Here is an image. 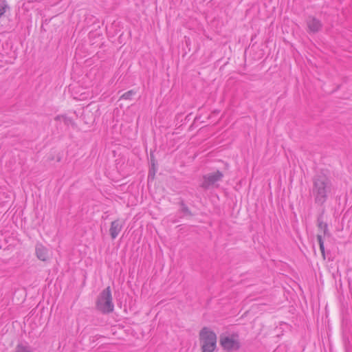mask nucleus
Here are the masks:
<instances>
[{"instance_id":"1","label":"nucleus","mask_w":352,"mask_h":352,"mask_svg":"<svg viewBox=\"0 0 352 352\" xmlns=\"http://www.w3.org/2000/svg\"><path fill=\"white\" fill-rule=\"evenodd\" d=\"M312 183L311 195L314 197L315 204L322 206L331 192V182L326 175L320 173L314 177Z\"/></svg>"},{"instance_id":"2","label":"nucleus","mask_w":352,"mask_h":352,"mask_svg":"<svg viewBox=\"0 0 352 352\" xmlns=\"http://www.w3.org/2000/svg\"><path fill=\"white\" fill-rule=\"evenodd\" d=\"M202 352H213L217 345V336L208 327H204L199 333Z\"/></svg>"},{"instance_id":"3","label":"nucleus","mask_w":352,"mask_h":352,"mask_svg":"<svg viewBox=\"0 0 352 352\" xmlns=\"http://www.w3.org/2000/svg\"><path fill=\"white\" fill-rule=\"evenodd\" d=\"M96 308L103 314H109L113 311L114 305L109 287L102 290L99 294L96 300Z\"/></svg>"},{"instance_id":"4","label":"nucleus","mask_w":352,"mask_h":352,"mask_svg":"<svg viewBox=\"0 0 352 352\" xmlns=\"http://www.w3.org/2000/svg\"><path fill=\"white\" fill-rule=\"evenodd\" d=\"M220 344L223 349L229 352L237 351L240 348L239 338L236 334L221 336Z\"/></svg>"},{"instance_id":"5","label":"nucleus","mask_w":352,"mask_h":352,"mask_svg":"<svg viewBox=\"0 0 352 352\" xmlns=\"http://www.w3.org/2000/svg\"><path fill=\"white\" fill-rule=\"evenodd\" d=\"M223 176V173L219 170L205 175L203 177V182L201 186L203 188L208 189L214 186L217 182L221 181Z\"/></svg>"},{"instance_id":"6","label":"nucleus","mask_w":352,"mask_h":352,"mask_svg":"<svg viewBox=\"0 0 352 352\" xmlns=\"http://www.w3.org/2000/svg\"><path fill=\"white\" fill-rule=\"evenodd\" d=\"M306 24L308 28L307 31L309 33H316L319 32L322 27V22L319 19L311 16L307 17Z\"/></svg>"},{"instance_id":"7","label":"nucleus","mask_w":352,"mask_h":352,"mask_svg":"<svg viewBox=\"0 0 352 352\" xmlns=\"http://www.w3.org/2000/svg\"><path fill=\"white\" fill-rule=\"evenodd\" d=\"M35 254L37 258L42 261H46L50 257L49 250L41 243L36 244Z\"/></svg>"},{"instance_id":"8","label":"nucleus","mask_w":352,"mask_h":352,"mask_svg":"<svg viewBox=\"0 0 352 352\" xmlns=\"http://www.w3.org/2000/svg\"><path fill=\"white\" fill-rule=\"evenodd\" d=\"M123 223L119 219L115 220L111 222L109 229V233L113 239H115L122 230Z\"/></svg>"},{"instance_id":"9","label":"nucleus","mask_w":352,"mask_h":352,"mask_svg":"<svg viewBox=\"0 0 352 352\" xmlns=\"http://www.w3.org/2000/svg\"><path fill=\"white\" fill-rule=\"evenodd\" d=\"M14 352H33L31 346L26 343L18 344Z\"/></svg>"},{"instance_id":"10","label":"nucleus","mask_w":352,"mask_h":352,"mask_svg":"<svg viewBox=\"0 0 352 352\" xmlns=\"http://www.w3.org/2000/svg\"><path fill=\"white\" fill-rule=\"evenodd\" d=\"M318 228L322 232L323 234L325 236L327 234H328V226H327V224L324 222H323L322 221H321L320 219H318Z\"/></svg>"},{"instance_id":"11","label":"nucleus","mask_w":352,"mask_h":352,"mask_svg":"<svg viewBox=\"0 0 352 352\" xmlns=\"http://www.w3.org/2000/svg\"><path fill=\"white\" fill-rule=\"evenodd\" d=\"M317 240L318 241L319 245H320V250L321 251V253L322 256L324 257V241L322 239V236L320 234L317 235Z\"/></svg>"},{"instance_id":"12","label":"nucleus","mask_w":352,"mask_h":352,"mask_svg":"<svg viewBox=\"0 0 352 352\" xmlns=\"http://www.w3.org/2000/svg\"><path fill=\"white\" fill-rule=\"evenodd\" d=\"M134 94L135 92L133 90H130L122 94L120 98L124 100H130L131 97L134 95Z\"/></svg>"},{"instance_id":"13","label":"nucleus","mask_w":352,"mask_h":352,"mask_svg":"<svg viewBox=\"0 0 352 352\" xmlns=\"http://www.w3.org/2000/svg\"><path fill=\"white\" fill-rule=\"evenodd\" d=\"M63 122L66 124V125H69V124H74V122L72 120V119L68 118V117H63Z\"/></svg>"},{"instance_id":"14","label":"nucleus","mask_w":352,"mask_h":352,"mask_svg":"<svg viewBox=\"0 0 352 352\" xmlns=\"http://www.w3.org/2000/svg\"><path fill=\"white\" fill-rule=\"evenodd\" d=\"M63 117H65V116H62V115H59V116H57L56 118H55V120H61L63 121Z\"/></svg>"}]
</instances>
